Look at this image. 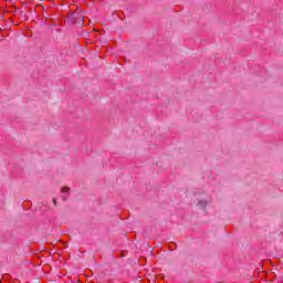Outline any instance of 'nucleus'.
I'll return each mask as SVG.
<instances>
[{
	"mask_svg": "<svg viewBox=\"0 0 283 283\" xmlns=\"http://www.w3.org/2000/svg\"><path fill=\"white\" fill-rule=\"evenodd\" d=\"M54 205H56V199H53Z\"/></svg>",
	"mask_w": 283,
	"mask_h": 283,
	"instance_id": "2",
	"label": "nucleus"
},
{
	"mask_svg": "<svg viewBox=\"0 0 283 283\" xmlns=\"http://www.w3.org/2000/svg\"><path fill=\"white\" fill-rule=\"evenodd\" d=\"M61 191H62V193H67V191H70V188L69 187H63Z\"/></svg>",
	"mask_w": 283,
	"mask_h": 283,
	"instance_id": "1",
	"label": "nucleus"
}]
</instances>
